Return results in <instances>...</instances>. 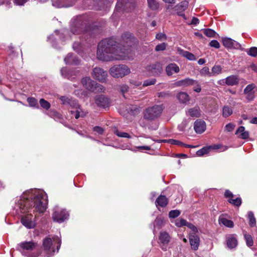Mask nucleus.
<instances>
[{
    "instance_id": "nucleus-1",
    "label": "nucleus",
    "mask_w": 257,
    "mask_h": 257,
    "mask_svg": "<svg viewBox=\"0 0 257 257\" xmlns=\"http://www.w3.org/2000/svg\"><path fill=\"white\" fill-rule=\"evenodd\" d=\"M96 55L98 59L104 61L124 60L126 56L113 38H106L99 42Z\"/></svg>"
},
{
    "instance_id": "nucleus-2",
    "label": "nucleus",
    "mask_w": 257,
    "mask_h": 257,
    "mask_svg": "<svg viewBox=\"0 0 257 257\" xmlns=\"http://www.w3.org/2000/svg\"><path fill=\"white\" fill-rule=\"evenodd\" d=\"M48 203V196L43 191L35 190L29 192L26 200L20 203L21 212H30V209H34L33 212L44 213L47 209Z\"/></svg>"
},
{
    "instance_id": "nucleus-3",
    "label": "nucleus",
    "mask_w": 257,
    "mask_h": 257,
    "mask_svg": "<svg viewBox=\"0 0 257 257\" xmlns=\"http://www.w3.org/2000/svg\"><path fill=\"white\" fill-rule=\"evenodd\" d=\"M164 108L162 104L149 107L144 110L143 117L147 120H154L161 116Z\"/></svg>"
},
{
    "instance_id": "nucleus-4",
    "label": "nucleus",
    "mask_w": 257,
    "mask_h": 257,
    "mask_svg": "<svg viewBox=\"0 0 257 257\" xmlns=\"http://www.w3.org/2000/svg\"><path fill=\"white\" fill-rule=\"evenodd\" d=\"M109 72L114 78H122L131 73L127 66L124 64L115 65L110 68Z\"/></svg>"
},
{
    "instance_id": "nucleus-5",
    "label": "nucleus",
    "mask_w": 257,
    "mask_h": 257,
    "mask_svg": "<svg viewBox=\"0 0 257 257\" xmlns=\"http://www.w3.org/2000/svg\"><path fill=\"white\" fill-rule=\"evenodd\" d=\"M137 42V39L130 33H125L122 36L121 45L123 48H121L122 51L125 53L126 58L131 51L130 47L134 45Z\"/></svg>"
},
{
    "instance_id": "nucleus-6",
    "label": "nucleus",
    "mask_w": 257,
    "mask_h": 257,
    "mask_svg": "<svg viewBox=\"0 0 257 257\" xmlns=\"http://www.w3.org/2000/svg\"><path fill=\"white\" fill-rule=\"evenodd\" d=\"M81 82L84 88L91 92L99 90L103 91L105 89L102 85L96 83L89 77H85L82 78Z\"/></svg>"
},
{
    "instance_id": "nucleus-7",
    "label": "nucleus",
    "mask_w": 257,
    "mask_h": 257,
    "mask_svg": "<svg viewBox=\"0 0 257 257\" xmlns=\"http://www.w3.org/2000/svg\"><path fill=\"white\" fill-rule=\"evenodd\" d=\"M134 8V0H117L115 11L116 12H129Z\"/></svg>"
},
{
    "instance_id": "nucleus-8",
    "label": "nucleus",
    "mask_w": 257,
    "mask_h": 257,
    "mask_svg": "<svg viewBox=\"0 0 257 257\" xmlns=\"http://www.w3.org/2000/svg\"><path fill=\"white\" fill-rule=\"evenodd\" d=\"M69 214L65 209L56 206L54 208L52 218L54 221L61 223L68 218Z\"/></svg>"
},
{
    "instance_id": "nucleus-9",
    "label": "nucleus",
    "mask_w": 257,
    "mask_h": 257,
    "mask_svg": "<svg viewBox=\"0 0 257 257\" xmlns=\"http://www.w3.org/2000/svg\"><path fill=\"white\" fill-rule=\"evenodd\" d=\"M92 76L99 82H104L107 77V72L102 68L96 67L93 69Z\"/></svg>"
},
{
    "instance_id": "nucleus-10",
    "label": "nucleus",
    "mask_w": 257,
    "mask_h": 257,
    "mask_svg": "<svg viewBox=\"0 0 257 257\" xmlns=\"http://www.w3.org/2000/svg\"><path fill=\"white\" fill-rule=\"evenodd\" d=\"M171 237L166 231H161L159 236V243L163 250H167V245L170 241Z\"/></svg>"
},
{
    "instance_id": "nucleus-11",
    "label": "nucleus",
    "mask_w": 257,
    "mask_h": 257,
    "mask_svg": "<svg viewBox=\"0 0 257 257\" xmlns=\"http://www.w3.org/2000/svg\"><path fill=\"white\" fill-rule=\"evenodd\" d=\"M43 246L46 254L49 256L53 255L56 251L54 246H52V240L51 238H45Z\"/></svg>"
},
{
    "instance_id": "nucleus-12",
    "label": "nucleus",
    "mask_w": 257,
    "mask_h": 257,
    "mask_svg": "<svg viewBox=\"0 0 257 257\" xmlns=\"http://www.w3.org/2000/svg\"><path fill=\"white\" fill-rule=\"evenodd\" d=\"M60 72L63 77L70 79L71 81L73 80L75 77L80 75V71L78 70H70L66 68H62Z\"/></svg>"
},
{
    "instance_id": "nucleus-13",
    "label": "nucleus",
    "mask_w": 257,
    "mask_h": 257,
    "mask_svg": "<svg viewBox=\"0 0 257 257\" xmlns=\"http://www.w3.org/2000/svg\"><path fill=\"white\" fill-rule=\"evenodd\" d=\"M31 213L27 214L21 217V222L27 228H33L35 226L36 223Z\"/></svg>"
},
{
    "instance_id": "nucleus-14",
    "label": "nucleus",
    "mask_w": 257,
    "mask_h": 257,
    "mask_svg": "<svg viewBox=\"0 0 257 257\" xmlns=\"http://www.w3.org/2000/svg\"><path fill=\"white\" fill-rule=\"evenodd\" d=\"M224 196L226 198H228V202L234 206L239 207L242 203V200L240 197H237L235 199H233L234 195L229 190H225L224 192Z\"/></svg>"
},
{
    "instance_id": "nucleus-15",
    "label": "nucleus",
    "mask_w": 257,
    "mask_h": 257,
    "mask_svg": "<svg viewBox=\"0 0 257 257\" xmlns=\"http://www.w3.org/2000/svg\"><path fill=\"white\" fill-rule=\"evenodd\" d=\"M148 74L152 76L159 75L163 71L161 65L159 63L151 64L146 68Z\"/></svg>"
},
{
    "instance_id": "nucleus-16",
    "label": "nucleus",
    "mask_w": 257,
    "mask_h": 257,
    "mask_svg": "<svg viewBox=\"0 0 257 257\" xmlns=\"http://www.w3.org/2000/svg\"><path fill=\"white\" fill-rule=\"evenodd\" d=\"M95 102L99 107L103 108L107 107L109 106V99L103 95H97L94 98Z\"/></svg>"
},
{
    "instance_id": "nucleus-17",
    "label": "nucleus",
    "mask_w": 257,
    "mask_h": 257,
    "mask_svg": "<svg viewBox=\"0 0 257 257\" xmlns=\"http://www.w3.org/2000/svg\"><path fill=\"white\" fill-rule=\"evenodd\" d=\"M188 6V2L186 1L181 2L173 7V9L175 11L177 15L186 19L185 15L184 12L187 9Z\"/></svg>"
},
{
    "instance_id": "nucleus-18",
    "label": "nucleus",
    "mask_w": 257,
    "mask_h": 257,
    "mask_svg": "<svg viewBox=\"0 0 257 257\" xmlns=\"http://www.w3.org/2000/svg\"><path fill=\"white\" fill-rule=\"evenodd\" d=\"M255 88V85L251 83L247 85L243 90L244 94L246 95V99L249 101L253 100L255 97L253 91Z\"/></svg>"
},
{
    "instance_id": "nucleus-19",
    "label": "nucleus",
    "mask_w": 257,
    "mask_h": 257,
    "mask_svg": "<svg viewBox=\"0 0 257 257\" xmlns=\"http://www.w3.org/2000/svg\"><path fill=\"white\" fill-rule=\"evenodd\" d=\"M222 42L224 46L227 48L238 49L241 47L239 43L229 38H223Z\"/></svg>"
},
{
    "instance_id": "nucleus-20",
    "label": "nucleus",
    "mask_w": 257,
    "mask_h": 257,
    "mask_svg": "<svg viewBox=\"0 0 257 257\" xmlns=\"http://www.w3.org/2000/svg\"><path fill=\"white\" fill-rule=\"evenodd\" d=\"M37 243L32 241H24L18 244V248L20 250H33L37 247Z\"/></svg>"
},
{
    "instance_id": "nucleus-21",
    "label": "nucleus",
    "mask_w": 257,
    "mask_h": 257,
    "mask_svg": "<svg viewBox=\"0 0 257 257\" xmlns=\"http://www.w3.org/2000/svg\"><path fill=\"white\" fill-rule=\"evenodd\" d=\"M206 123L204 120L200 119L196 120L194 124V128L197 134H202L206 130Z\"/></svg>"
},
{
    "instance_id": "nucleus-22",
    "label": "nucleus",
    "mask_w": 257,
    "mask_h": 257,
    "mask_svg": "<svg viewBox=\"0 0 257 257\" xmlns=\"http://www.w3.org/2000/svg\"><path fill=\"white\" fill-rule=\"evenodd\" d=\"M189 241L192 249L196 250L198 249L200 244V238L196 234H190Z\"/></svg>"
},
{
    "instance_id": "nucleus-23",
    "label": "nucleus",
    "mask_w": 257,
    "mask_h": 257,
    "mask_svg": "<svg viewBox=\"0 0 257 257\" xmlns=\"http://www.w3.org/2000/svg\"><path fill=\"white\" fill-rule=\"evenodd\" d=\"M197 83V81L188 78L175 82L174 85L177 87H187Z\"/></svg>"
},
{
    "instance_id": "nucleus-24",
    "label": "nucleus",
    "mask_w": 257,
    "mask_h": 257,
    "mask_svg": "<svg viewBox=\"0 0 257 257\" xmlns=\"http://www.w3.org/2000/svg\"><path fill=\"white\" fill-rule=\"evenodd\" d=\"M64 60L67 65H77L79 63L78 58L71 53H69Z\"/></svg>"
},
{
    "instance_id": "nucleus-25",
    "label": "nucleus",
    "mask_w": 257,
    "mask_h": 257,
    "mask_svg": "<svg viewBox=\"0 0 257 257\" xmlns=\"http://www.w3.org/2000/svg\"><path fill=\"white\" fill-rule=\"evenodd\" d=\"M226 243L230 249L235 248L238 244L237 240L234 235H229L227 237Z\"/></svg>"
},
{
    "instance_id": "nucleus-26",
    "label": "nucleus",
    "mask_w": 257,
    "mask_h": 257,
    "mask_svg": "<svg viewBox=\"0 0 257 257\" xmlns=\"http://www.w3.org/2000/svg\"><path fill=\"white\" fill-rule=\"evenodd\" d=\"M180 68L175 63H171L167 66L166 68V72L168 76H171L173 73H178Z\"/></svg>"
},
{
    "instance_id": "nucleus-27",
    "label": "nucleus",
    "mask_w": 257,
    "mask_h": 257,
    "mask_svg": "<svg viewBox=\"0 0 257 257\" xmlns=\"http://www.w3.org/2000/svg\"><path fill=\"white\" fill-rule=\"evenodd\" d=\"M239 79L236 75H232L225 79V83L228 86H233L238 84Z\"/></svg>"
},
{
    "instance_id": "nucleus-28",
    "label": "nucleus",
    "mask_w": 257,
    "mask_h": 257,
    "mask_svg": "<svg viewBox=\"0 0 257 257\" xmlns=\"http://www.w3.org/2000/svg\"><path fill=\"white\" fill-rule=\"evenodd\" d=\"M168 199L165 195H160L156 199L155 204L157 207H166L168 204Z\"/></svg>"
},
{
    "instance_id": "nucleus-29",
    "label": "nucleus",
    "mask_w": 257,
    "mask_h": 257,
    "mask_svg": "<svg viewBox=\"0 0 257 257\" xmlns=\"http://www.w3.org/2000/svg\"><path fill=\"white\" fill-rule=\"evenodd\" d=\"M186 114L193 117H199L201 116L200 109L198 106L190 108L186 112Z\"/></svg>"
},
{
    "instance_id": "nucleus-30",
    "label": "nucleus",
    "mask_w": 257,
    "mask_h": 257,
    "mask_svg": "<svg viewBox=\"0 0 257 257\" xmlns=\"http://www.w3.org/2000/svg\"><path fill=\"white\" fill-rule=\"evenodd\" d=\"M128 111L132 115H136L141 111L142 107L136 105H130L128 107Z\"/></svg>"
},
{
    "instance_id": "nucleus-31",
    "label": "nucleus",
    "mask_w": 257,
    "mask_h": 257,
    "mask_svg": "<svg viewBox=\"0 0 257 257\" xmlns=\"http://www.w3.org/2000/svg\"><path fill=\"white\" fill-rule=\"evenodd\" d=\"M218 221L220 224H223L227 227L232 228L234 226L233 221L224 217H220L219 218Z\"/></svg>"
},
{
    "instance_id": "nucleus-32",
    "label": "nucleus",
    "mask_w": 257,
    "mask_h": 257,
    "mask_svg": "<svg viewBox=\"0 0 257 257\" xmlns=\"http://www.w3.org/2000/svg\"><path fill=\"white\" fill-rule=\"evenodd\" d=\"M153 225L154 231H155L156 229H160L164 225L163 219L161 217H157L153 223Z\"/></svg>"
},
{
    "instance_id": "nucleus-33",
    "label": "nucleus",
    "mask_w": 257,
    "mask_h": 257,
    "mask_svg": "<svg viewBox=\"0 0 257 257\" xmlns=\"http://www.w3.org/2000/svg\"><path fill=\"white\" fill-rule=\"evenodd\" d=\"M177 98L182 103H185L188 102L189 100V95L185 92H180L177 95Z\"/></svg>"
},
{
    "instance_id": "nucleus-34",
    "label": "nucleus",
    "mask_w": 257,
    "mask_h": 257,
    "mask_svg": "<svg viewBox=\"0 0 257 257\" xmlns=\"http://www.w3.org/2000/svg\"><path fill=\"white\" fill-rule=\"evenodd\" d=\"M148 7L153 11L158 10L160 7L159 3L156 0H147Z\"/></svg>"
},
{
    "instance_id": "nucleus-35",
    "label": "nucleus",
    "mask_w": 257,
    "mask_h": 257,
    "mask_svg": "<svg viewBox=\"0 0 257 257\" xmlns=\"http://www.w3.org/2000/svg\"><path fill=\"white\" fill-rule=\"evenodd\" d=\"M222 72V68L220 65H215L211 69V76L220 74Z\"/></svg>"
},
{
    "instance_id": "nucleus-36",
    "label": "nucleus",
    "mask_w": 257,
    "mask_h": 257,
    "mask_svg": "<svg viewBox=\"0 0 257 257\" xmlns=\"http://www.w3.org/2000/svg\"><path fill=\"white\" fill-rule=\"evenodd\" d=\"M164 141L165 142L167 141V142H168L169 143H170L171 144L176 145H178V146H184L186 148H193V146H192L191 145H186L180 141H178V140H174V139H170V140H168V141L165 140Z\"/></svg>"
},
{
    "instance_id": "nucleus-37",
    "label": "nucleus",
    "mask_w": 257,
    "mask_h": 257,
    "mask_svg": "<svg viewBox=\"0 0 257 257\" xmlns=\"http://www.w3.org/2000/svg\"><path fill=\"white\" fill-rule=\"evenodd\" d=\"M203 33L208 37L217 38L218 36V34L211 29H204Z\"/></svg>"
},
{
    "instance_id": "nucleus-38",
    "label": "nucleus",
    "mask_w": 257,
    "mask_h": 257,
    "mask_svg": "<svg viewBox=\"0 0 257 257\" xmlns=\"http://www.w3.org/2000/svg\"><path fill=\"white\" fill-rule=\"evenodd\" d=\"M248 219L249 226L251 227L255 226L256 225V220L252 212L249 211L248 212Z\"/></svg>"
},
{
    "instance_id": "nucleus-39",
    "label": "nucleus",
    "mask_w": 257,
    "mask_h": 257,
    "mask_svg": "<svg viewBox=\"0 0 257 257\" xmlns=\"http://www.w3.org/2000/svg\"><path fill=\"white\" fill-rule=\"evenodd\" d=\"M244 237L245 240L246 244L248 247L252 246L253 244V241L251 235L247 233L246 232L244 233Z\"/></svg>"
},
{
    "instance_id": "nucleus-40",
    "label": "nucleus",
    "mask_w": 257,
    "mask_h": 257,
    "mask_svg": "<svg viewBox=\"0 0 257 257\" xmlns=\"http://www.w3.org/2000/svg\"><path fill=\"white\" fill-rule=\"evenodd\" d=\"M211 149V147H205L198 150L196 152V154L198 156H202L205 154H207L209 153L210 150Z\"/></svg>"
},
{
    "instance_id": "nucleus-41",
    "label": "nucleus",
    "mask_w": 257,
    "mask_h": 257,
    "mask_svg": "<svg viewBox=\"0 0 257 257\" xmlns=\"http://www.w3.org/2000/svg\"><path fill=\"white\" fill-rule=\"evenodd\" d=\"M232 113V109L228 106H224L223 108L222 115L224 117H227Z\"/></svg>"
},
{
    "instance_id": "nucleus-42",
    "label": "nucleus",
    "mask_w": 257,
    "mask_h": 257,
    "mask_svg": "<svg viewBox=\"0 0 257 257\" xmlns=\"http://www.w3.org/2000/svg\"><path fill=\"white\" fill-rule=\"evenodd\" d=\"M182 55L189 60L193 61L196 60L195 55L188 51H184Z\"/></svg>"
},
{
    "instance_id": "nucleus-43",
    "label": "nucleus",
    "mask_w": 257,
    "mask_h": 257,
    "mask_svg": "<svg viewBox=\"0 0 257 257\" xmlns=\"http://www.w3.org/2000/svg\"><path fill=\"white\" fill-rule=\"evenodd\" d=\"M200 74L202 76L211 77V72L209 71V69L208 67H204L200 71Z\"/></svg>"
},
{
    "instance_id": "nucleus-44",
    "label": "nucleus",
    "mask_w": 257,
    "mask_h": 257,
    "mask_svg": "<svg viewBox=\"0 0 257 257\" xmlns=\"http://www.w3.org/2000/svg\"><path fill=\"white\" fill-rule=\"evenodd\" d=\"M71 113H75V118L76 119H78L79 117H84L85 115V114L84 111H83L81 109H79L78 108L74 112L73 111H71Z\"/></svg>"
},
{
    "instance_id": "nucleus-45",
    "label": "nucleus",
    "mask_w": 257,
    "mask_h": 257,
    "mask_svg": "<svg viewBox=\"0 0 257 257\" xmlns=\"http://www.w3.org/2000/svg\"><path fill=\"white\" fill-rule=\"evenodd\" d=\"M114 133L119 137L131 138V136L128 133H124V132H120L118 131L117 130H114Z\"/></svg>"
},
{
    "instance_id": "nucleus-46",
    "label": "nucleus",
    "mask_w": 257,
    "mask_h": 257,
    "mask_svg": "<svg viewBox=\"0 0 257 257\" xmlns=\"http://www.w3.org/2000/svg\"><path fill=\"white\" fill-rule=\"evenodd\" d=\"M40 103L41 107L46 109V110L49 109L51 106L50 103L48 101L43 98L40 100Z\"/></svg>"
},
{
    "instance_id": "nucleus-47",
    "label": "nucleus",
    "mask_w": 257,
    "mask_h": 257,
    "mask_svg": "<svg viewBox=\"0 0 257 257\" xmlns=\"http://www.w3.org/2000/svg\"><path fill=\"white\" fill-rule=\"evenodd\" d=\"M181 212L178 210H173L169 212V216L170 218H175L179 216Z\"/></svg>"
},
{
    "instance_id": "nucleus-48",
    "label": "nucleus",
    "mask_w": 257,
    "mask_h": 257,
    "mask_svg": "<svg viewBox=\"0 0 257 257\" xmlns=\"http://www.w3.org/2000/svg\"><path fill=\"white\" fill-rule=\"evenodd\" d=\"M68 105H69L72 107L76 108V109L78 108L79 109H80L79 105L78 104L77 101L75 99L70 98L68 102Z\"/></svg>"
},
{
    "instance_id": "nucleus-49",
    "label": "nucleus",
    "mask_w": 257,
    "mask_h": 257,
    "mask_svg": "<svg viewBox=\"0 0 257 257\" xmlns=\"http://www.w3.org/2000/svg\"><path fill=\"white\" fill-rule=\"evenodd\" d=\"M247 53L248 55L252 57L257 56V47H253L250 48L248 51H247Z\"/></svg>"
},
{
    "instance_id": "nucleus-50",
    "label": "nucleus",
    "mask_w": 257,
    "mask_h": 257,
    "mask_svg": "<svg viewBox=\"0 0 257 257\" xmlns=\"http://www.w3.org/2000/svg\"><path fill=\"white\" fill-rule=\"evenodd\" d=\"M27 101L30 106L34 107L38 105V102L36 99L33 97H28Z\"/></svg>"
},
{
    "instance_id": "nucleus-51",
    "label": "nucleus",
    "mask_w": 257,
    "mask_h": 257,
    "mask_svg": "<svg viewBox=\"0 0 257 257\" xmlns=\"http://www.w3.org/2000/svg\"><path fill=\"white\" fill-rule=\"evenodd\" d=\"M187 223L188 222L186 220L184 219H180L176 221L175 225L177 227H182L183 226H186Z\"/></svg>"
},
{
    "instance_id": "nucleus-52",
    "label": "nucleus",
    "mask_w": 257,
    "mask_h": 257,
    "mask_svg": "<svg viewBox=\"0 0 257 257\" xmlns=\"http://www.w3.org/2000/svg\"><path fill=\"white\" fill-rule=\"evenodd\" d=\"M186 226L191 230V232L190 234H196L198 232L197 227L191 223L188 222Z\"/></svg>"
},
{
    "instance_id": "nucleus-53",
    "label": "nucleus",
    "mask_w": 257,
    "mask_h": 257,
    "mask_svg": "<svg viewBox=\"0 0 257 257\" xmlns=\"http://www.w3.org/2000/svg\"><path fill=\"white\" fill-rule=\"evenodd\" d=\"M156 83V79L153 78L151 79H148L144 81L143 85L144 86H148L151 85H154Z\"/></svg>"
},
{
    "instance_id": "nucleus-54",
    "label": "nucleus",
    "mask_w": 257,
    "mask_h": 257,
    "mask_svg": "<svg viewBox=\"0 0 257 257\" xmlns=\"http://www.w3.org/2000/svg\"><path fill=\"white\" fill-rule=\"evenodd\" d=\"M167 47V44L165 43H162L161 44L157 45L155 47V50L156 51H164L166 49Z\"/></svg>"
},
{
    "instance_id": "nucleus-55",
    "label": "nucleus",
    "mask_w": 257,
    "mask_h": 257,
    "mask_svg": "<svg viewBox=\"0 0 257 257\" xmlns=\"http://www.w3.org/2000/svg\"><path fill=\"white\" fill-rule=\"evenodd\" d=\"M188 121L187 119H184L182 122L179 125L178 128L180 131H183L187 126Z\"/></svg>"
},
{
    "instance_id": "nucleus-56",
    "label": "nucleus",
    "mask_w": 257,
    "mask_h": 257,
    "mask_svg": "<svg viewBox=\"0 0 257 257\" xmlns=\"http://www.w3.org/2000/svg\"><path fill=\"white\" fill-rule=\"evenodd\" d=\"M209 45L211 47H214L216 49L219 48V47L220 46L219 43L217 40H212L209 43Z\"/></svg>"
},
{
    "instance_id": "nucleus-57",
    "label": "nucleus",
    "mask_w": 257,
    "mask_h": 257,
    "mask_svg": "<svg viewBox=\"0 0 257 257\" xmlns=\"http://www.w3.org/2000/svg\"><path fill=\"white\" fill-rule=\"evenodd\" d=\"M235 125L231 123L227 124L225 126V129L228 132H232L235 128Z\"/></svg>"
},
{
    "instance_id": "nucleus-58",
    "label": "nucleus",
    "mask_w": 257,
    "mask_h": 257,
    "mask_svg": "<svg viewBox=\"0 0 257 257\" xmlns=\"http://www.w3.org/2000/svg\"><path fill=\"white\" fill-rule=\"evenodd\" d=\"M54 241L57 244V252H58L59 249H60V246H61V240L59 237H56L54 238Z\"/></svg>"
},
{
    "instance_id": "nucleus-59",
    "label": "nucleus",
    "mask_w": 257,
    "mask_h": 257,
    "mask_svg": "<svg viewBox=\"0 0 257 257\" xmlns=\"http://www.w3.org/2000/svg\"><path fill=\"white\" fill-rule=\"evenodd\" d=\"M93 131L99 135H102L104 132V129L102 127L98 126L94 127Z\"/></svg>"
},
{
    "instance_id": "nucleus-60",
    "label": "nucleus",
    "mask_w": 257,
    "mask_h": 257,
    "mask_svg": "<svg viewBox=\"0 0 257 257\" xmlns=\"http://www.w3.org/2000/svg\"><path fill=\"white\" fill-rule=\"evenodd\" d=\"M120 91L122 93L127 92L128 90V86L126 84H122L119 86Z\"/></svg>"
},
{
    "instance_id": "nucleus-61",
    "label": "nucleus",
    "mask_w": 257,
    "mask_h": 257,
    "mask_svg": "<svg viewBox=\"0 0 257 257\" xmlns=\"http://www.w3.org/2000/svg\"><path fill=\"white\" fill-rule=\"evenodd\" d=\"M156 38L159 40H161L163 39L166 40L167 39V37L165 34L160 33L156 35Z\"/></svg>"
},
{
    "instance_id": "nucleus-62",
    "label": "nucleus",
    "mask_w": 257,
    "mask_h": 257,
    "mask_svg": "<svg viewBox=\"0 0 257 257\" xmlns=\"http://www.w3.org/2000/svg\"><path fill=\"white\" fill-rule=\"evenodd\" d=\"M70 99V98L65 96H63L60 97V100L64 104H68Z\"/></svg>"
},
{
    "instance_id": "nucleus-63",
    "label": "nucleus",
    "mask_w": 257,
    "mask_h": 257,
    "mask_svg": "<svg viewBox=\"0 0 257 257\" xmlns=\"http://www.w3.org/2000/svg\"><path fill=\"white\" fill-rule=\"evenodd\" d=\"M239 137L242 139H246L249 137V133L247 131H244L240 134Z\"/></svg>"
},
{
    "instance_id": "nucleus-64",
    "label": "nucleus",
    "mask_w": 257,
    "mask_h": 257,
    "mask_svg": "<svg viewBox=\"0 0 257 257\" xmlns=\"http://www.w3.org/2000/svg\"><path fill=\"white\" fill-rule=\"evenodd\" d=\"M80 44L78 42H75L73 45V49L77 52H79Z\"/></svg>"
}]
</instances>
